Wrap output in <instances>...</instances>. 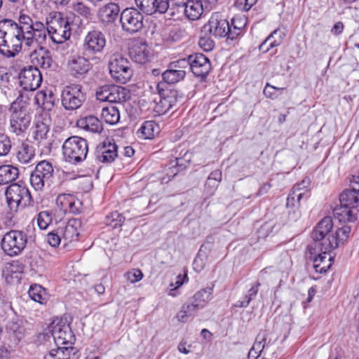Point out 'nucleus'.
Here are the masks:
<instances>
[{
	"instance_id": "44",
	"label": "nucleus",
	"mask_w": 359,
	"mask_h": 359,
	"mask_svg": "<svg viewBox=\"0 0 359 359\" xmlns=\"http://www.w3.org/2000/svg\"><path fill=\"white\" fill-rule=\"evenodd\" d=\"M138 132L142 135H158L161 132V127L154 121H147L142 123Z\"/></svg>"
},
{
	"instance_id": "32",
	"label": "nucleus",
	"mask_w": 359,
	"mask_h": 359,
	"mask_svg": "<svg viewBox=\"0 0 359 359\" xmlns=\"http://www.w3.org/2000/svg\"><path fill=\"white\" fill-rule=\"evenodd\" d=\"M29 297L40 304H46L50 298L47 290L39 284H34L29 287L28 290Z\"/></svg>"
},
{
	"instance_id": "6",
	"label": "nucleus",
	"mask_w": 359,
	"mask_h": 359,
	"mask_svg": "<svg viewBox=\"0 0 359 359\" xmlns=\"http://www.w3.org/2000/svg\"><path fill=\"white\" fill-rule=\"evenodd\" d=\"M213 286L207 287L197 292L190 299L189 302L182 305L177 314L181 322H186L188 316H194L200 309L205 308L212 299Z\"/></svg>"
},
{
	"instance_id": "23",
	"label": "nucleus",
	"mask_w": 359,
	"mask_h": 359,
	"mask_svg": "<svg viewBox=\"0 0 359 359\" xmlns=\"http://www.w3.org/2000/svg\"><path fill=\"white\" fill-rule=\"evenodd\" d=\"M23 46L25 48H27V50H32L31 57L34 63L44 69L50 67L53 60L49 50L42 47L41 44H39L37 48L26 47L24 45Z\"/></svg>"
},
{
	"instance_id": "18",
	"label": "nucleus",
	"mask_w": 359,
	"mask_h": 359,
	"mask_svg": "<svg viewBox=\"0 0 359 359\" xmlns=\"http://www.w3.org/2000/svg\"><path fill=\"white\" fill-rule=\"evenodd\" d=\"M193 74L198 77H205L211 69L209 59L202 53H195L187 60Z\"/></svg>"
},
{
	"instance_id": "16",
	"label": "nucleus",
	"mask_w": 359,
	"mask_h": 359,
	"mask_svg": "<svg viewBox=\"0 0 359 359\" xmlns=\"http://www.w3.org/2000/svg\"><path fill=\"white\" fill-rule=\"evenodd\" d=\"M308 250V257L313 261V266L318 273H325L332 265L334 257L330 254L332 250H325L323 248H318L316 252L312 253Z\"/></svg>"
},
{
	"instance_id": "13",
	"label": "nucleus",
	"mask_w": 359,
	"mask_h": 359,
	"mask_svg": "<svg viewBox=\"0 0 359 359\" xmlns=\"http://www.w3.org/2000/svg\"><path fill=\"white\" fill-rule=\"evenodd\" d=\"M20 86L27 91L36 90L42 82V75L37 67L29 66L19 74Z\"/></svg>"
},
{
	"instance_id": "14",
	"label": "nucleus",
	"mask_w": 359,
	"mask_h": 359,
	"mask_svg": "<svg viewBox=\"0 0 359 359\" xmlns=\"http://www.w3.org/2000/svg\"><path fill=\"white\" fill-rule=\"evenodd\" d=\"M128 92L123 87L116 85H104L97 88L96 97L102 102H121L126 100Z\"/></svg>"
},
{
	"instance_id": "49",
	"label": "nucleus",
	"mask_w": 359,
	"mask_h": 359,
	"mask_svg": "<svg viewBox=\"0 0 359 359\" xmlns=\"http://www.w3.org/2000/svg\"><path fill=\"white\" fill-rule=\"evenodd\" d=\"M124 222V217L118 212H114L110 215L107 216L106 223L113 228H118L122 226Z\"/></svg>"
},
{
	"instance_id": "7",
	"label": "nucleus",
	"mask_w": 359,
	"mask_h": 359,
	"mask_svg": "<svg viewBox=\"0 0 359 359\" xmlns=\"http://www.w3.org/2000/svg\"><path fill=\"white\" fill-rule=\"evenodd\" d=\"M27 243V234L20 230L6 232L1 240V248L6 255L16 257L22 253Z\"/></svg>"
},
{
	"instance_id": "19",
	"label": "nucleus",
	"mask_w": 359,
	"mask_h": 359,
	"mask_svg": "<svg viewBox=\"0 0 359 359\" xmlns=\"http://www.w3.org/2000/svg\"><path fill=\"white\" fill-rule=\"evenodd\" d=\"M161 83L157 85V88L160 90ZM177 102L176 93L175 92H168L167 93L159 94L154 98L153 102V109L158 115L165 114L170 110Z\"/></svg>"
},
{
	"instance_id": "25",
	"label": "nucleus",
	"mask_w": 359,
	"mask_h": 359,
	"mask_svg": "<svg viewBox=\"0 0 359 359\" xmlns=\"http://www.w3.org/2000/svg\"><path fill=\"white\" fill-rule=\"evenodd\" d=\"M57 207L65 213H77L79 212L78 205L80 203L76 197L69 194H62L57 196L56 198Z\"/></svg>"
},
{
	"instance_id": "36",
	"label": "nucleus",
	"mask_w": 359,
	"mask_h": 359,
	"mask_svg": "<svg viewBox=\"0 0 359 359\" xmlns=\"http://www.w3.org/2000/svg\"><path fill=\"white\" fill-rule=\"evenodd\" d=\"M185 76V70L177 69H168L161 74L163 81L169 84L176 83L182 81Z\"/></svg>"
},
{
	"instance_id": "8",
	"label": "nucleus",
	"mask_w": 359,
	"mask_h": 359,
	"mask_svg": "<svg viewBox=\"0 0 359 359\" xmlns=\"http://www.w3.org/2000/svg\"><path fill=\"white\" fill-rule=\"evenodd\" d=\"M6 197L11 210L25 208L32 200L28 188L22 184H12L6 188Z\"/></svg>"
},
{
	"instance_id": "12",
	"label": "nucleus",
	"mask_w": 359,
	"mask_h": 359,
	"mask_svg": "<svg viewBox=\"0 0 359 359\" xmlns=\"http://www.w3.org/2000/svg\"><path fill=\"white\" fill-rule=\"evenodd\" d=\"M142 14L136 8H126L120 16V22L123 29L130 34L140 31L143 27Z\"/></svg>"
},
{
	"instance_id": "42",
	"label": "nucleus",
	"mask_w": 359,
	"mask_h": 359,
	"mask_svg": "<svg viewBox=\"0 0 359 359\" xmlns=\"http://www.w3.org/2000/svg\"><path fill=\"white\" fill-rule=\"evenodd\" d=\"M34 171L48 182L53 176V168L49 162L43 161L37 164Z\"/></svg>"
},
{
	"instance_id": "39",
	"label": "nucleus",
	"mask_w": 359,
	"mask_h": 359,
	"mask_svg": "<svg viewBox=\"0 0 359 359\" xmlns=\"http://www.w3.org/2000/svg\"><path fill=\"white\" fill-rule=\"evenodd\" d=\"M25 265L19 260H13L8 263L4 270V274L11 278H18L19 276L23 273Z\"/></svg>"
},
{
	"instance_id": "53",
	"label": "nucleus",
	"mask_w": 359,
	"mask_h": 359,
	"mask_svg": "<svg viewBox=\"0 0 359 359\" xmlns=\"http://www.w3.org/2000/svg\"><path fill=\"white\" fill-rule=\"evenodd\" d=\"M283 90H285L284 88H276L267 83L263 90V93L266 97L274 100L281 94V92Z\"/></svg>"
},
{
	"instance_id": "3",
	"label": "nucleus",
	"mask_w": 359,
	"mask_h": 359,
	"mask_svg": "<svg viewBox=\"0 0 359 359\" xmlns=\"http://www.w3.org/2000/svg\"><path fill=\"white\" fill-rule=\"evenodd\" d=\"M340 205L334 210V215L339 222H353L357 219L359 192L351 189L344 191L339 197Z\"/></svg>"
},
{
	"instance_id": "9",
	"label": "nucleus",
	"mask_w": 359,
	"mask_h": 359,
	"mask_svg": "<svg viewBox=\"0 0 359 359\" xmlns=\"http://www.w3.org/2000/svg\"><path fill=\"white\" fill-rule=\"evenodd\" d=\"M111 77L118 83H126L133 76L130 62L120 55H114L109 63Z\"/></svg>"
},
{
	"instance_id": "38",
	"label": "nucleus",
	"mask_w": 359,
	"mask_h": 359,
	"mask_svg": "<svg viewBox=\"0 0 359 359\" xmlns=\"http://www.w3.org/2000/svg\"><path fill=\"white\" fill-rule=\"evenodd\" d=\"M101 115L102 119L109 125L117 123L120 119L119 111L116 107L113 105L104 107Z\"/></svg>"
},
{
	"instance_id": "22",
	"label": "nucleus",
	"mask_w": 359,
	"mask_h": 359,
	"mask_svg": "<svg viewBox=\"0 0 359 359\" xmlns=\"http://www.w3.org/2000/svg\"><path fill=\"white\" fill-rule=\"evenodd\" d=\"M67 65L70 74L77 78L86 74L91 67L89 60L79 55L71 56Z\"/></svg>"
},
{
	"instance_id": "57",
	"label": "nucleus",
	"mask_w": 359,
	"mask_h": 359,
	"mask_svg": "<svg viewBox=\"0 0 359 359\" xmlns=\"http://www.w3.org/2000/svg\"><path fill=\"white\" fill-rule=\"evenodd\" d=\"M154 13H158L160 14H163L166 13L168 8V4L167 3V0H156L153 4Z\"/></svg>"
},
{
	"instance_id": "26",
	"label": "nucleus",
	"mask_w": 359,
	"mask_h": 359,
	"mask_svg": "<svg viewBox=\"0 0 359 359\" xmlns=\"http://www.w3.org/2000/svg\"><path fill=\"white\" fill-rule=\"evenodd\" d=\"M120 7L116 3H109L100 7L97 12L100 20L104 24H111L118 18Z\"/></svg>"
},
{
	"instance_id": "11",
	"label": "nucleus",
	"mask_w": 359,
	"mask_h": 359,
	"mask_svg": "<svg viewBox=\"0 0 359 359\" xmlns=\"http://www.w3.org/2000/svg\"><path fill=\"white\" fill-rule=\"evenodd\" d=\"M106 46L104 34L99 30H92L88 32L83 41V53L90 57L102 53Z\"/></svg>"
},
{
	"instance_id": "4",
	"label": "nucleus",
	"mask_w": 359,
	"mask_h": 359,
	"mask_svg": "<svg viewBox=\"0 0 359 359\" xmlns=\"http://www.w3.org/2000/svg\"><path fill=\"white\" fill-rule=\"evenodd\" d=\"M202 33L215 38L226 36L227 39L233 40L239 35V29L233 25V22L229 25L226 19L222 18L218 13H215L202 27Z\"/></svg>"
},
{
	"instance_id": "61",
	"label": "nucleus",
	"mask_w": 359,
	"mask_h": 359,
	"mask_svg": "<svg viewBox=\"0 0 359 359\" xmlns=\"http://www.w3.org/2000/svg\"><path fill=\"white\" fill-rule=\"evenodd\" d=\"M188 281V276L186 273L184 275L179 274L177 276L176 281L175 283H171L170 284V287H176L179 288L180 286H182L185 282Z\"/></svg>"
},
{
	"instance_id": "5",
	"label": "nucleus",
	"mask_w": 359,
	"mask_h": 359,
	"mask_svg": "<svg viewBox=\"0 0 359 359\" xmlns=\"http://www.w3.org/2000/svg\"><path fill=\"white\" fill-rule=\"evenodd\" d=\"M62 152L66 162L80 163L86 158L88 152L87 140L80 136H69L62 144Z\"/></svg>"
},
{
	"instance_id": "15",
	"label": "nucleus",
	"mask_w": 359,
	"mask_h": 359,
	"mask_svg": "<svg viewBox=\"0 0 359 359\" xmlns=\"http://www.w3.org/2000/svg\"><path fill=\"white\" fill-rule=\"evenodd\" d=\"M95 156L97 161L109 164L118 156V147L113 139L106 138L95 149Z\"/></svg>"
},
{
	"instance_id": "63",
	"label": "nucleus",
	"mask_w": 359,
	"mask_h": 359,
	"mask_svg": "<svg viewBox=\"0 0 359 359\" xmlns=\"http://www.w3.org/2000/svg\"><path fill=\"white\" fill-rule=\"evenodd\" d=\"M344 26L341 22H336L331 29V32L334 35H339L344 31Z\"/></svg>"
},
{
	"instance_id": "64",
	"label": "nucleus",
	"mask_w": 359,
	"mask_h": 359,
	"mask_svg": "<svg viewBox=\"0 0 359 359\" xmlns=\"http://www.w3.org/2000/svg\"><path fill=\"white\" fill-rule=\"evenodd\" d=\"M351 190L359 192V175H353L351 180Z\"/></svg>"
},
{
	"instance_id": "10",
	"label": "nucleus",
	"mask_w": 359,
	"mask_h": 359,
	"mask_svg": "<svg viewBox=\"0 0 359 359\" xmlns=\"http://www.w3.org/2000/svg\"><path fill=\"white\" fill-rule=\"evenodd\" d=\"M85 100L86 93L79 84L67 86L62 92V104L67 110L79 108Z\"/></svg>"
},
{
	"instance_id": "34",
	"label": "nucleus",
	"mask_w": 359,
	"mask_h": 359,
	"mask_svg": "<svg viewBox=\"0 0 359 359\" xmlns=\"http://www.w3.org/2000/svg\"><path fill=\"white\" fill-rule=\"evenodd\" d=\"M19 175L18 169L12 165H0V184H7L15 181Z\"/></svg>"
},
{
	"instance_id": "35",
	"label": "nucleus",
	"mask_w": 359,
	"mask_h": 359,
	"mask_svg": "<svg viewBox=\"0 0 359 359\" xmlns=\"http://www.w3.org/2000/svg\"><path fill=\"white\" fill-rule=\"evenodd\" d=\"M34 157V149L32 145L26 142H23L18 148L17 152V158L19 162L23 164H27Z\"/></svg>"
},
{
	"instance_id": "56",
	"label": "nucleus",
	"mask_w": 359,
	"mask_h": 359,
	"mask_svg": "<svg viewBox=\"0 0 359 359\" xmlns=\"http://www.w3.org/2000/svg\"><path fill=\"white\" fill-rule=\"evenodd\" d=\"M257 0H236L235 6L240 10L248 11L257 3Z\"/></svg>"
},
{
	"instance_id": "51",
	"label": "nucleus",
	"mask_w": 359,
	"mask_h": 359,
	"mask_svg": "<svg viewBox=\"0 0 359 359\" xmlns=\"http://www.w3.org/2000/svg\"><path fill=\"white\" fill-rule=\"evenodd\" d=\"M29 180L31 185L36 191L41 190L44 187L45 183L47 182L46 180L42 178L39 174H37L34 171L32 172Z\"/></svg>"
},
{
	"instance_id": "29",
	"label": "nucleus",
	"mask_w": 359,
	"mask_h": 359,
	"mask_svg": "<svg viewBox=\"0 0 359 359\" xmlns=\"http://www.w3.org/2000/svg\"><path fill=\"white\" fill-rule=\"evenodd\" d=\"M203 11L201 0H188L182 15H184L189 20H197L201 17Z\"/></svg>"
},
{
	"instance_id": "40",
	"label": "nucleus",
	"mask_w": 359,
	"mask_h": 359,
	"mask_svg": "<svg viewBox=\"0 0 359 359\" xmlns=\"http://www.w3.org/2000/svg\"><path fill=\"white\" fill-rule=\"evenodd\" d=\"M265 336L266 334L264 332H260L258 334L252 347L249 351V359H255L259 355L265 346Z\"/></svg>"
},
{
	"instance_id": "24",
	"label": "nucleus",
	"mask_w": 359,
	"mask_h": 359,
	"mask_svg": "<svg viewBox=\"0 0 359 359\" xmlns=\"http://www.w3.org/2000/svg\"><path fill=\"white\" fill-rule=\"evenodd\" d=\"M309 180L308 179L303 180L300 183L295 184L290 193L287 199V207H299L300 200L303 198L308 192V187Z\"/></svg>"
},
{
	"instance_id": "48",
	"label": "nucleus",
	"mask_w": 359,
	"mask_h": 359,
	"mask_svg": "<svg viewBox=\"0 0 359 359\" xmlns=\"http://www.w3.org/2000/svg\"><path fill=\"white\" fill-rule=\"evenodd\" d=\"M212 36L205 34L201 32V36L198 40L199 46L205 51H210L215 46V42L211 39Z\"/></svg>"
},
{
	"instance_id": "47",
	"label": "nucleus",
	"mask_w": 359,
	"mask_h": 359,
	"mask_svg": "<svg viewBox=\"0 0 359 359\" xmlns=\"http://www.w3.org/2000/svg\"><path fill=\"white\" fill-rule=\"evenodd\" d=\"M137 8L147 15L154 14L153 4L156 0H135Z\"/></svg>"
},
{
	"instance_id": "28",
	"label": "nucleus",
	"mask_w": 359,
	"mask_h": 359,
	"mask_svg": "<svg viewBox=\"0 0 359 359\" xmlns=\"http://www.w3.org/2000/svg\"><path fill=\"white\" fill-rule=\"evenodd\" d=\"M76 126L84 131L92 133H100L103 130L101 121L94 116L79 118L76 121Z\"/></svg>"
},
{
	"instance_id": "41",
	"label": "nucleus",
	"mask_w": 359,
	"mask_h": 359,
	"mask_svg": "<svg viewBox=\"0 0 359 359\" xmlns=\"http://www.w3.org/2000/svg\"><path fill=\"white\" fill-rule=\"evenodd\" d=\"M50 118L47 115L38 118L35 123L34 135H47L50 130Z\"/></svg>"
},
{
	"instance_id": "2",
	"label": "nucleus",
	"mask_w": 359,
	"mask_h": 359,
	"mask_svg": "<svg viewBox=\"0 0 359 359\" xmlns=\"http://www.w3.org/2000/svg\"><path fill=\"white\" fill-rule=\"evenodd\" d=\"M351 231V228L348 225H343L333 230L332 217H325L312 231L313 242L309 245V250L315 253L318 248H323L325 250H333L339 248L347 241Z\"/></svg>"
},
{
	"instance_id": "55",
	"label": "nucleus",
	"mask_w": 359,
	"mask_h": 359,
	"mask_svg": "<svg viewBox=\"0 0 359 359\" xmlns=\"http://www.w3.org/2000/svg\"><path fill=\"white\" fill-rule=\"evenodd\" d=\"M62 240L61 234L58 233V229L47 235V242L52 247H57Z\"/></svg>"
},
{
	"instance_id": "46",
	"label": "nucleus",
	"mask_w": 359,
	"mask_h": 359,
	"mask_svg": "<svg viewBox=\"0 0 359 359\" xmlns=\"http://www.w3.org/2000/svg\"><path fill=\"white\" fill-rule=\"evenodd\" d=\"M53 219L52 212L44 210L40 212L36 218V222L40 229H46Z\"/></svg>"
},
{
	"instance_id": "27",
	"label": "nucleus",
	"mask_w": 359,
	"mask_h": 359,
	"mask_svg": "<svg viewBox=\"0 0 359 359\" xmlns=\"http://www.w3.org/2000/svg\"><path fill=\"white\" fill-rule=\"evenodd\" d=\"M29 124V118L22 111H14L11 115L10 126L14 133H25Z\"/></svg>"
},
{
	"instance_id": "45",
	"label": "nucleus",
	"mask_w": 359,
	"mask_h": 359,
	"mask_svg": "<svg viewBox=\"0 0 359 359\" xmlns=\"http://www.w3.org/2000/svg\"><path fill=\"white\" fill-rule=\"evenodd\" d=\"M9 332L18 341H20L25 336L26 328L22 322H11L8 325Z\"/></svg>"
},
{
	"instance_id": "1",
	"label": "nucleus",
	"mask_w": 359,
	"mask_h": 359,
	"mask_svg": "<svg viewBox=\"0 0 359 359\" xmlns=\"http://www.w3.org/2000/svg\"><path fill=\"white\" fill-rule=\"evenodd\" d=\"M47 26L30 15L20 13L18 22L0 20V53L8 57L15 56L25 46L37 48L48 35L53 42L62 43L71 36V25L61 13H55Z\"/></svg>"
},
{
	"instance_id": "62",
	"label": "nucleus",
	"mask_w": 359,
	"mask_h": 359,
	"mask_svg": "<svg viewBox=\"0 0 359 359\" xmlns=\"http://www.w3.org/2000/svg\"><path fill=\"white\" fill-rule=\"evenodd\" d=\"M188 66V62L187 60L183 59L180 60H177L170 64V69H181V68H184Z\"/></svg>"
},
{
	"instance_id": "33",
	"label": "nucleus",
	"mask_w": 359,
	"mask_h": 359,
	"mask_svg": "<svg viewBox=\"0 0 359 359\" xmlns=\"http://www.w3.org/2000/svg\"><path fill=\"white\" fill-rule=\"evenodd\" d=\"M34 99L35 102L46 111H50L55 104L53 93L50 90H43L38 92Z\"/></svg>"
},
{
	"instance_id": "58",
	"label": "nucleus",
	"mask_w": 359,
	"mask_h": 359,
	"mask_svg": "<svg viewBox=\"0 0 359 359\" xmlns=\"http://www.w3.org/2000/svg\"><path fill=\"white\" fill-rule=\"evenodd\" d=\"M219 184L217 181L207 180L205 184V191L207 194L212 196L217 190Z\"/></svg>"
},
{
	"instance_id": "54",
	"label": "nucleus",
	"mask_w": 359,
	"mask_h": 359,
	"mask_svg": "<svg viewBox=\"0 0 359 359\" xmlns=\"http://www.w3.org/2000/svg\"><path fill=\"white\" fill-rule=\"evenodd\" d=\"M12 147L8 136H0V156H6Z\"/></svg>"
},
{
	"instance_id": "17",
	"label": "nucleus",
	"mask_w": 359,
	"mask_h": 359,
	"mask_svg": "<svg viewBox=\"0 0 359 359\" xmlns=\"http://www.w3.org/2000/svg\"><path fill=\"white\" fill-rule=\"evenodd\" d=\"M51 332L54 341L57 345H71L74 341V336L69 325L62 320L53 322Z\"/></svg>"
},
{
	"instance_id": "21",
	"label": "nucleus",
	"mask_w": 359,
	"mask_h": 359,
	"mask_svg": "<svg viewBox=\"0 0 359 359\" xmlns=\"http://www.w3.org/2000/svg\"><path fill=\"white\" fill-rule=\"evenodd\" d=\"M81 222L78 219H70L64 225L59 226L58 233L61 234L65 245L69 243L78 241Z\"/></svg>"
},
{
	"instance_id": "50",
	"label": "nucleus",
	"mask_w": 359,
	"mask_h": 359,
	"mask_svg": "<svg viewBox=\"0 0 359 359\" xmlns=\"http://www.w3.org/2000/svg\"><path fill=\"white\" fill-rule=\"evenodd\" d=\"M72 9L77 14L88 18L91 15V9L83 1H77L73 4Z\"/></svg>"
},
{
	"instance_id": "37",
	"label": "nucleus",
	"mask_w": 359,
	"mask_h": 359,
	"mask_svg": "<svg viewBox=\"0 0 359 359\" xmlns=\"http://www.w3.org/2000/svg\"><path fill=\"white\" fill-rule=\"evenodd\" d=\"M188 0H167L168 4L166 11L170 16L180 19Z\"/></svg>"
},
{
	"instance_id": "43",
	"label": "nucleus",
	"mask_w": 359,
	"mask_h": 359,
	"mask_svg": "<svg viewBox=\"0 0 359 359\" xmlns=\"http://www.w3.org/2000/svg\"><path fill=\"white\" fill-rule=\"evenodd\" d=\"M260 283L257 282L248 290L243 298L237 302L238 307H247L250 302L257 296Z\"/></svg>"
},
{
	"instance_id": "30",
	"label": "nucleus",
	"mask_w": 359,
	"mask_h": 359,
	"mask_svg": "<svg viewBox=\"0 0 359 359\" xmlns=\"http://www.w3.org/2000/svg\"><path fill=\"white\" fill-rule=\"evenodd\" d=\"M285 36L286 33L285 31L280 29H275L260 44L259 50L267 52L269 49L280 46Z\"/></svg>"
},
{
	"instance_id": "52",
	"label": "nucleus",
	"mask_w": 359,
	"mask_h": 359,
	"mask_svg": "<svg viewBox=\"0 0 359 359\" xmlns=\"http://www.w3.org/2000/svg\"><path fill=\"white\" fill-rule=\"evenodd\" d=\"M124 277L130 283H135L142 279L143 273L140 269H132L125 273Z\"/></svg>"
},
{
	"instance_id": "59",
	"label": "nucleus",
	"mask_w": 359,
	"mask_h": 359,
	"mask_svg": "<svg viewBox=\"0 0 359 359\" xmlns=\"http://www.w3.org/2000/svg\"><path fill=\"white\" fill-rule=\"evenodd\" d=\"M42 141L41 144H47L46 149L50 151L53 149H56L59 147L60 142L56 140H47V136H41Z\"/></svg>"
},
{
	"instance_id": "31",
	"label": "nucleus",
	"mask_w": 359,
	"mask_h": 359,
	"mask_svg": "<svg viewBox=\"0 0 359 359\" xmlns=\"http://www.w3.org/2000/svg\"><path fill=\"white\" fill-rule=\"evenodd\" d=\"M45 359H78L76 348L72 346L53 349L45 356Z\"/></svg>"
},
{
	"instance_id": "60",
	"label": "nucleus",
	"mask_w": 359,
	"mask_h": 359,
	"mask_svg": "<svg viewBox=\"0 0 359 359\" xmlns=\"http://www.w3.org/2000/svg\"><path fill=\"white\" fill-rule=\"evenodd\" d=\"M175 162V165H172L170 168V169H173V170H172L173 176L177 175V172L184 169L187 166L186 163H183V159L182 158H176Z\"/></svg>"
},
{
	"instance_id": "20",
	"label": "nucleus",
	"mask_w": 359,
	"mask_h": 359,
	"mask_svg": "<svg viewBox=\"0 0 359 359\" xmlns=\"http://www.w3.org/2000/svg\"><path fill=\"white\" fill-rule=\"evenodd\" d=\"M129 55L135 62L140 65L149 62L153 57L151 49L144 41L135 42L130 48Z\"/></svg>"
}]
</instances>
